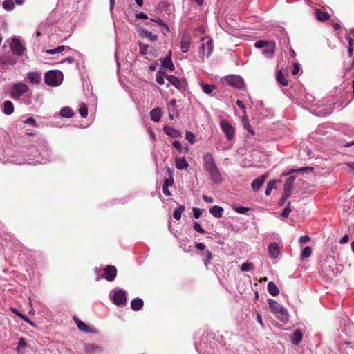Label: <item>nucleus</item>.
<instances>
[{
	"label": "nucleus",
	"mask_w": 354,
	"mask_h": 354,
	"mask_svg": "<svg viewBox=\"0 0 354 354\" xmlns=\"http://www.w3.org/2000/svg\"><path fill=\"white\" fill-rule=\"evenodd\" d=\"M268 303L271 313H274L278 319L283 323L288 321L289 315L284 307L272 299H268Z\"/></svg>",
	"instance_id": "1"
},
{
	"label": "nucleus",
	"mask_w": 354,
	"mask_h": 354,
	"mask_svg": "<svg viewBox=\"0 0 354 354\" xmlns=\"http://www.w3.org/2000/svg\"><path fill=\"white\" fill-rule=\"evenodd\" d=\"M63 80V74L57 70L47 71L44 75V81L46 84L50 86H58Z\"/></svg>",
	"instance_id": "2"
},
{
	"label": "nucleus",
	"mask_w": 354,
	"mask_h": 354,
	"mask_svg": "<svg viewBox=\"0 0 354 354\" xmlns=\"http://www.w3.org/2000/svg\"><path fill=\"white\" fill-rule=\"evenodd\" d=\"M28 89V86L24 83L15 84L12 86L10 96L15 100L19 99Z\"/></svg>",
	"instance_id": "3"
},
{
	"label": "nucleus",
	"mask_w": 354,
	"mask_h": 354,
	"mask_svg": "<svg viewBox=\"0 0 354 354\" xmlns=\"http://www.w3.org/2000/svg\"><path fill=\"white\" fill-rule=\"evenodd\" d=\"M223 82L236 88H243L244 87V82L239 75H228L224 77Z\"/></svg>",
	"instance_id": "4"
},
{
	"label": "nucleus",
	"mask_w": 354,
	"mask_h": 354,
	"mask_svg": "<svg viewBox=\"0 0 354 354\" xmlns=\"http://www.w3.org/2000/svg\"><path fill=\"white\" fill-rule=\"evenodd\" d=\"M220 127L229 140L233 139L234 136L235 129L227 120H221Z\"/></svg>",
	"instance_id": "5"
},
{
	"label": "nucleus",
	"mask_w": 354,
	"mask_h": 354,
	"mask_svg": "<svg viewBox=\"0 0 354 354\" xmlns=\"http://www.w3.org/2000/svg\"><path fill=\"white\" fill-rule=\"evenodd\" d=\"M10 49L13 54L21 56L24 53L26 48L18 38H13L10 44Z\"/></svg>",
	"instance_id": "6"
},
{
	"label": "nucleus",
	"mask_w": 354,
	"mask_h": 354,
	"mask_svg": "<svg viewBox=\"0 0 354 354\" xmlns=\"http://www.w3.org/2000/svg\"><path fill=\"white\" fill-rule=\"evenodd\" d=\"M201 48L203 55H206L207 56H209L213 50L212 40L207 37H203Z\"/></svg>",
	"instance_id": "7"
},
{
	"label": "nucleus",
	"mask_w": 354,
	"mask_h": 354,
	"mask_svg": "<svg viewBox=\"0 0 354 354\" xmlns=\"http://www.w3.org/2000/svg\"><path fill=\"white\" fill-rule=\"evenodd\" d=\"M113 302L117 306H124L127 304L126 292L120 290L115 292L112 296Z\"/></svg>",
	"instance_id": "8"
},
{
	"label": "nucleus",
	"mask_w": 354,
	"mask_h": 354,
	"mask_svg": "<svg viewBox=\"0 0 354 354\" xmlns=\"http://www.w3.org/2000/svg\"><path fill=\"white\" fill-rule=\"evenodd\" d=\"M167 80L169 82V84H172L178 90H183L185 88L186 82L184 80H180L176 76L171 75H165Z\"/></svg>",
	"instance_id": "9"
},
{
	"label": "nucleus",
	"mask_w": 354,
	"mask_h": 354,
	"mask_svg": "<svg viewBox=\"0 0 354 354\" xmlns=\"http://www.w3.org/2000/svg\"><path fill=\"white\" fill-rule=\"evenodd\" d=\"M117 275V269L113 266H107L104 269L102 277L108 281H113Z\"/></svg>",
	"instance_id": "10"
},
{
	"label": "nucleus",
	"mask_w": 354,
	"mask_h": 354,
	"mask_svg": "<svg viewBox=\"0 0 354 354\" xmlns=\"http://www.w3.org/2000/svg\"><path fill=\"white\" fill-rule=\"evenodd\" d=\"M207 171L209 173L212 180L214 183L219 184L222 182V176L216 165L212 167V169H207Z\"/></svg>",
	"instance_id": "11"
},
{
	"label": "nucleus",
	"mask_w": 354,
	"mask_h": 354,
	"mask_svg": "<svg viewBox=\"0 0 354 354\" xmlns=\"http://www.w3.org/2000/svg\"><path fill=\"white\" fill-rule=\"evenodd\" d=\"M281 247L277 243H271L268 247V253L271 258L276 259L281 254Z\"/></svg>",
	"instance_id": "12"
},
{
	"label": "nucleus",
	"mask_w": 354,
	"mask_h": 354,
	"mask_svg": "<svg viewBox=\"0 0 354 354\" xmlns=\"http://www.w3.org/2000/svg\"><path fill=\"white\" fill-rule=\"evenodd\" d=\"M191 37L188 33H184L180 38V50L183 53H187L189 50Z\"/></svg>",
	"instance_id": "13"
},
{
	"label": "nucleus",
	"mask_w": 354,
	"mask_h": 354,
	"mask_svg": "<svg viewBox=\"0 0 354 354\" xmlns=\"http://www.w3.org/2000/svg\"><path fill=\"white\" fill-rule=\"evenodd\" d=\"M203 160L206 171L216 166L213 156L212 153L209 152H206L204 153L203 156Z\"/></svg>",
	"instance_id": "14"
},
{
	"label": "nucleus",
	"mask_w": 354,
	"mask_h": 354,
	"mask_svg": "<svg viewBox=\"0 0 354 354\" xmlns=\"http://www.w3.org/2000/svg\"><path fill=\"white\" fill-rule=\"evenodd\" d=\"M267 177L268 174H264L261 176L253 180L251 184L252 190L254 192H257L259 189V188L262 186V185L264 183Z\"/></svg>",
	"instance_id": "15"
},
{
	"label": "nucleus",
	"mask_w": 354,
	"mask_h": 354,
	"mask_svg": "<svg viewBox=\"0 0 354 354\" xmlns=\"http://www.w3.org/2000/svg\"><path fill=\"white\" fill-rule=\"evenodd\" d=\"M16 63V59L12 56L3 55L0 57V66H8L14 65Z\"/></svg>",
	"instance_id": "16"
},
{
	"label": "nucleus",
	"mask_w": 354,
	"mask_h": 354,
	"mask_svg": "<svg viewBox=\"0 0 354 354\" xmlns=\"http://www.w3.org/2000/svg\"><path fill=\"white\" fill-rule=\"evenodd\" d=\"M163 130L167 136L171 138L181 137V133H180L177 129L171 127L165 126Z\"/></svg>",
	"instance_id": "17"
},
{
	"label": "nucleus",
	"mask_w": 354,
	"mask_h": 354,
	"mask_svg": "<svg viewBox=\"0 0 354 354\" xmlns=\"http://www.w3.org/2000/svg\"><path fill=\"white\" fill-rule=\"evenodd\" d=\"M27 78L32 84H37L41 80V74L37 72H30L27 74Z\"/></svg>",
	"instance_id": "18"
},
{
	"label": "nucleus",
	"mask_w": 354,
	"mask_h": 354,
	"mask_svg": "<svg viewBox=\"0 0 354 354\" xmlns=\"http://www.w3.org/2000/svg\"><path fill=\"white\" fill-rule=\"evenodd\" d=\"M171 56V51L170 50L168 53V55L163 59L162 64L165 68H167L169 71H174V66L172 62Z\"/></svg>",
	"instance_id": "19"
},
{
	"label": "nucleus",
	"mask_w": 354,
	"mask_h": 354,
	"mask_svg": "<svg viewBox=\"0 0 354 354\" xmlns=\"http://www.w3.org/2000/svg\"><path fill=\"white\" fill-rule=\"evenodd\" d=\"M144 302L142 299L136 298L131 301V308L135 311L140 310L142 308Z\"/></svg>",
	"instance_id": "20"
},
{
	"label": "nucleus",
	"mask_w": 354,
	"mask_h": 354,
	"mask_svg": "<svg viewBox=\"0 0 354 354\" xmlns=\"http://www.w3.org/2000/svg\"><path fill=\"white\" fill-rule=\"evenodd\" d=\"M73 320L76 323L78 329L81 331L85 332V333H91V330H90V328L87 324H86L84 322L77 318L76 317H73Z\"/></svg>",
	"instance_id": "21"
},
{
	"label": "nucleus",
	"mask_w": 354,
	"mask_h": 354,
	"mask_svg": "<svg viewBox=\"0 0 354 354\" xmlns=\"http://www.w3.org/2000/svg\"><path fill=\"white\" fill-rule=\"evenodd\" d=\"M210 214L216 218H220L223 216V207L214 205L209 209Z\"/></svg>",
	"instance_id": "22"
},
{
	"label": "nucleus",
	"mask_w": 354,
	"mask_h": 354,
	"mask_svg": "<svg viewBox=\"0 0 354 354\" xmlns=\"http://www.w3.org/2000/svg\"><path fill=\"white\" fill-rule=\"evenodd\" d=\"M176 167L177 169L183 170L189 167V164L184 157H178L176 158Z\"/></svg>",
	"instance_id": "23"
},
{
	"label": "nucleus",
	"mask_w": 354,
	"mask_h": 354,
	"mask_svg": "<svg viewBox=\"0 0 354 354\" xmlns=\"http://www.w3.org/2000/svg\"><path fill=\"white\" fill-rule=\"evenodd\" d=\"M162 111L160 108H155L150 111L151 119L154 122H158L162 117Z\"/></svg>",
	"instance_id": "24"
},
{
	"label": "nucleus",
	"mask_w": 354,
	"mask_h": 354,
	"mask_svg": "<svg viewBox=\"0 0 354 354\" xmlns=\"http://www.w3.org/2000/svg\"><path fill=\"white\" fill-rule=\"evenodd\" d=\"M302 337V333L299 330H297L292 334L291 342L295 345H297L301 341Z\"/></svg>",
	"instance_id": "25"
},
{
	"label": "nucleus",
	"mask_w": 354,
	"mask_h": 354,
	"mask_svg": "<svg viewBox=\"0 0 354 354\" xmlns=\"http://www.w3.org/2000/svg\"><path fill=\"white\" fill-rule=\"evenodd\" d=\"M276 80L281 85L287 86L288 85V80L284 77L281 70L277 72Z\"/></svg>",
	"instance_id": "26"
},
{
	"label": "nucleus",
	"mask_w": 354,
	"mask_h": 354,
	"mask_svg": "<svg viewBox=\"0 0 354 354\" xmlns=\"http://www.w3.org/2000/svg\"><path fill=\"white\" fill-rule=\"evenodd\" d=\"M14 111V106L11 101L6 100L3 103V113L6 115H10Z\"/></svg>",
	"instance_id": "27"
},
{
	"label": "nucleus",
	"mask_w": 354,
	"mask_h": 354,
	"mask_svg": "<svg viewBox=\"0 0 354 354\" xmlns=\"http://www.w3.org/2000/svg\"><path fill=\"white\" fill-rule=\"evenodd\" d=\"M315 15L317 19L320 21H325L330 18V15L328 12L319 9L316 10Z\"/></svg>",
	"instance_id": "28"
},
{
	"label": "nucleus",
	"mask_w": 354,
	"mask_h": 354,
	"mask_svg": "<svg viewBox=\"0 0 354 354\" xmlns=\"http://www.w3.org/2000/svg\"><path fill=\"white\" fill-rule=\"evenodd\" d=\"M268 291L272 296H277L279 294V288H277L276 284L272 281H270L268 283Z\"/></svg>",
	"instance_id": "29"
},
{
	"label": "nucleus",
	"mask_w": 354,
	"mask_h": 354,
	"mask_svg": "<svg viewBox=\"0 0 354 354\" xmlns=\"http://www.w3.org/2000/svg\"><path fill=\"white\" fill-rule=\"evenodd\" d=\"M100 351V348L92 344H87L84 346V353L86 354H93Z\"/></svg>",
	"instance_id": "30"
},
{
	"label": "nucleus",
	"mask_w": 354,
	"mask_h": 354,
	"mask_svg": "<svg viewBox=\"0 0 354 354\" xmlns=\"http://www.w3.org/2000/svg\"><path fill=\"white\" fill-rule=\"evenodd\" d=\"M242 123L244 127V128L252 135H254L255 131L251 127L249 122V120L247 116H243L242 118Z\"/></svg>",
	"instance_id": "31"
},
{
	"label": "nucleus",
	"mask_w": 354,
	"mask_h": 354,
	"mask_svg": "<svg viewBox=\"0 0 354 354\" xmlns=\"http://www.w3.org/2000/svg\"><path fill=\"white\" fill-rule=\"evenodd\" d=\"M74 115L73 110L68 106L64 107L60 111V115L64 118H70Z\"/></svg>",
	"instance_id": "32"
},
{
	"label": "nucleus",
	"mask_w": 354,
	"mask_h": 354,
	"mask_svg": "<svg viewBox=\"0 0 354 354\" xmlns=\"http://www.w3.org/2000/svg\"><path fill=\"white\" fill-rule=\"evenodd\" d=\"M185 210L184 205H181L175 209L173 212V216L176 220H180L181 218L182 213Z\"/></svg>",
	"instance_id": "33"
},
{
	"label": "nucleus",
	"mask_w": 354,
	"mask_h": 354,
	"mask_svg": "<svg viewBox=\"0 0 354 354\" xmlns=\"http://www.w3.org/2000/svg\"><path fill=\"white\" fill-rule=\"evenodd\" d=\"M141 36L147 37L151 41H156L158 38L157 35H153L151 32H149L147 30H142Z\"/></svg>",
	"instance_id": "34"
},
{
	"label": "nucleus",
	"mask_w": 354,
	"mask_h": 354,
	"mask_svg": "<svg viewBox=\"0 0 354 354\" xmlns=\"http://www.w3.org/2000/svg\"><path fill=\"white\" fill-rule=\"evenodd\" d=\"M203 91L206 94H210L215 88L214 85L202 83L201 84Z\"/></svg>",
	"instance_id": "35"
},
{
	"label": "nucleus",
	"mask_w": 354,
	"mask_h": 354,
	"mask_svg": "<svg viewBox=\"0 0 354 354\" xmlns=\"http://www.w3.org/2000/svg\"><path fill=\"white\" fill-rule=\"evenodd\" d=\"M268 45V48H266L263 50V54H270L271 56H272L275 52V43L274 41H272L269 43Z\"/></svg>",
	"instance_id": "36"
},
{
	"label": "nucleus",
	"mask_w": 354,
	"mask_h": 354,
	"mask_svg": "<svg viewBox=\"0 0 354 354\" xmlns=\"http://www.w3.org/2000/svg\"><path fill=\"white\" fill-rule=\"evenodd\" d=\"M3 7L6 10H12L15 8L14 2L12 0H5L3 2Z\"/></svg>",
	"instance_id": "37"
},
{
	"label": "nucleus",
	"mask_w": 354,
	"mask_h": 354,
	"mask_svg": "<svg viewBox=\"0 0 354 354\" xmlns=\"http://www.w3.org/2000/svg\"><path fill=\"white\" fill-rule=\"evenodd\" d=\"M205 257L204 259V264L206 267H207L208 265L211 263L213 255L210 250H206L205 252Z\"/></svg>",
	"instance_id": "38"
},
{
	"label": "nucleus",
	"mask_w": 354,
	"mask_h": 354,
	"mask_svg": "<svg viewBox=\"0 0 354 354\" xmlns=\"http://www.w3.org/2000/svg\"><path fill=\"white\" fill-rule=\"evenodd\" d=\"M168 111L173 112V113H177L176 100V99L170 100V101L168 104Z\"/></svg>",
	"instance_id": "39"
},
{
	"label": "nucleus",
	"mask_w": 354,
	"mask_h": 354,
	"mask_svg": "<svg viewBox=\"0 0 354 354\" xmlns=\"http://www.w3.org/2000/svg\"><path fill=\"white\" fill-rule=\"evenodd\" d=\"M156 80L160 85H163L165 84L164 73L161 71H158L156 73Z\"/></svg>",
	"instance_id": "40"
},
{
	"label": "nucleus",
	"mask_w": 354,
	"mask_h": 354,
	"mask_svg": "<svg viewBox=\"0 0 354 354\" xmlns=\"http://www.w3.org/2000/svg\"><path fill=\"white\" fill-rule=\"evenodd\" d=\"M185 139L190 143L194 144L195 142V135L194 133L186 131H185Z\"/></svg>",
	"instance_id": "41"
},
{
	"label": "nucleus",
	"mask_w": 354,
	"mask_h": 354,
	"mask_svg": "<svg viewBox=\"0 0 354 354\" xmlns=\"http://www.w3.org/2000/svg\"><path fill=\"white\" fill-rule=\"evenodd\" d=\"M64 49H65V46L63 45H61L55 48L47 50L46 53L48 54H50V55H54V54L59 53L62 52Z\"/></svg>",
	"instance_id": "42"
},
{
	"label": "nucleus",
	"mask_w": 354,
	"mask_h": 354,
	"mask_svg": "<svg viewBox=\"0 0 354 354\" xmlns=\"http://www.w3.org/2000/svg\"><path fill=\"white\" fill-rule=\"evenodd\" d=\"M79 113L82 118H86L88 115V109L86 104H82L79 108Z\"/></svg>",
	"instance_id": "43"
},
{
	"label": "nucleus",
	"mask_w": 354,
	"mask_h": 354,
	"mask_svg": "<svg viewBox=\"0 0 354 354\" xmlns=\"http://www.w3.org/2000/svg\"><path fill=\"white\" fill-rule=\"evenodd\" d=\"M151 21L156 22L159 26H162L167 32H169L168 26L160 18L151 19Z\"/></svg>",
	"instance_id": "44"
},
{
	"label": "nucleus",
	"mask_w": 354,
	"mask_h": 354,
	"mask_svg": "<svg viewBox=\"0 0 354 354\" xmlns=\"http://www.w3.org/2000/svg\"><path fill=\"white\" fill-rule=\"evenodd\" d=\"M312 254V249L309 246L305 247L301 254V258H307L310 257Z\"/></svg>",
	"instance_id": "45"
},
{
	"label": "nucleus",
	"mask_w": 354,
	"mask_h": 354,
	"mask_svg": "<svg viewBox=\"0 0 354 354\" xmlns=\"http://www.w3.org/2000/svg\"><path fill=\"white\" fill-rule=\"evenodd\" d=\"M275 183L274 180L270 181L266 188L265 194L266 196H269L271 193L272 189H273L274 184Z\"/></svg>",
	"instance_id": "46"
},
{
	"label": "nucleus",
	"mask_w": 354,
	"mask_h": 354,
	"mask_svg": "<svg viewBox=\"0 0 354 354\" xmlns=\"http://www.w3.org/2000/svg\"><path fill=\"white\" fill-rule=\"evenodd\" d=\"M290 202L288 203V206L283 209L282 212L281 216L284 218H288L290 212L292 211L291 208L290 207Z\"/></svg>",
	"instance_id": "47"
},
{
	"label": "nucleus",
	"mask_w": 354,
	"mask_h": 354,
	"mask_svg": "<svg viewBox=\"0 0 354 354\" xmlns=\"http://www.w3.org/2000/svg\"><path fill=\"white\" fill-rule=\"evenodd\" d=\"M139 46H140V53L141 55H145L147 54V49L149 46L144 44L141 42H139Z\"/></svg>",
	"instance_id": "48"
},
{
	"label": "nucleus",
	"mask_w": 354,
	"mask_h": 354,
	"mask_svg": "<svg viewBox=\"0 0 354 354\" xmlns=\"http://www.w3.org/2000/svg\"><path fill=\"white\" fill-rule=\"evenodd\" d=\"M268 44V41L263 40H259L254 43V47L257 48H261L266 46Z\"/></svg>",
	"instance_id": "49"
},
{
	"label": "nucleus",
	"mask_w": 354,
	"mask_h": 354,
	"mask_svg": "<svg viewBox=\"0 0 354 354\" xmlns=\"http://www.w3.org/2000/svg\"><path fill=\"white\" fill-rule=\"evenodd\" d=\"M295 180V177L294 176H290L285 181L284 186L292 187Z\"/></svg>",
	"instance_id": "50"
},
{
	"label": "nucleus",
	"mask_w": 354,
	"mask_h": 354,
	"mask_svg": "<svg viewBox=\"0 0 354 354\" xmlns=\"http://www.w3.org/2000/svg\"><path fill=\"white\" fill-rule=\"evenodd\" d=\"M193 227L198 233L204 234L205 232V230L201 227L198 222L194 223Z\"/></svg>",
	"instance_id": "51"
},
{
	"label": "nucleus",
	"mask_w": 354,
	"mask_h": 354,
	"mask_svg": "<svg viewBox=\"0 0 354 354\" xmlns=\"http://www.w3.org/2000/svg\"><path fill=\"white\" fill-rule=\"evenodd\" d=\"M252 268V264L250 263H243L241 265V270L244 272L250 271Z\"/></svg>",
	"instance_id": "52"
},
{
	"label": "nucleus",
	"mask_w": 354,
	"mask_h": 354,
	"mask_svg": "<svg viewBox=\"0 0 354 354\" xmlns=\"http://www.w3.org/2000/svg\"><path fill=\"white\" fill-rule=\"evenodd\" d=\"M322 270L325 272V274H327L328 276H329V277L334 276L333 270L330 269V268H327L326 264L322 268Z\"/></svg>",
	"instance_id": "53"
},
{
	"label": "nucleus",
	"mask_w": 354,
	"mask_h": 354,
	"mask_svg": "<svg viewBox=\"0 0 354 354\" xmlns=\"http://www.w3.org/2000/svg\"><path fill=\"white\" fill-rule=\"evenodd\" d=\"M193 214L195 218L198 219L202 214V210L198 207L193 208Z\"/></svg>",
	"instance_id": "54"
},
{
	"label": "nucleus",
	"mask_w": 354,
	"mask_h": 354,
	"mask_svg": "<svg viewBox=\"0 0 354 354\" xmlns=\"http://www.w3.org/2000/svg\"><path fill=\"white\" fill-rule=\"evenodd\" d=\"M173 183H174V179L171 176L170 178H166L164 180L163 187H171L173 185Z\"/></svg>",
	"instance_id": "55"
},
{
	"label": "nucleus",
	"mask_w": 354,
	"mask_h": 354,
	"mask_svg": "<svg viewBox=\"0 0 354 354\" xmlns=\"http://www.w3.org/2000/svg\"><path fill=\"white\" fill-rule=\"evenodd\" d=\"M26 346V342L24 338L21 337L18 342L17 350L19 351L21 348H24Z\"/></svg>",
	"instance_id": "56"
},
{
	"label": "nucleus",
	"mask_w": 354,
	"mask_h": 354,
	"mask_svg": "<svg viewBox=\"0 0 354 354\" xmlns=\"http://www.w3.org/2000/svg\"><path fill=\"white\" fill-rule=\"evenodd\" d=\"M173 147L177 149L179 152H182L183 147L180 141L175 140L172 143Z\"/></svg>",
	"instance_id": "57"
},
{
	"label": "nucleus",
	"mask_w": 354,
	"mask_h": 354,
	"mask_svg": "<svg viewBox=\"0 0 354 354\" xmlns=\"http://www.w3.org/2000/svg\"><path fill=\"white\" fill-rule=\"evenodd\" d=\"M299 64L298 63H294L293 64V68H292V71L291 72L292 75H296L298 74V73L299 72Z\"/></svg>",
	"instance_id": "58"
},
{
	"label": "nucleus",
	"mask_w": 354,
	"mask_h": 354,
	"mask_svg": "<svg viewBox=\"0 0 354 354\" xmlns=\"http://www.w3.org/2000/svg\"><path fill=\"white\" fill-rule=\"evenodd\" d=\"M235 211L239 214H246L247 212L249 210V208L245 207H239L237 208L234 209Z\"/></svg>",
	"instance_id": "59"
},
{
	"label": "nucleus",
	"mask_w": 354,
	"mask_h": 354,
	"mask_svg": "<svg viewBox=\"0 0 354 354\" xmlns=\"http://www.w3.org/2000/svg\"><path fill=\"white\" fill-rule=\"evenodd\" d=\"M283 189V194H286V197H290V195L292 194V187L284 186Z\"/></svg>",
	"instance_id": "60"
},
{
	"label": "nucleus",
	"mask_w": 354,
	"mask_h": 354,
	"mask_svg": "<svg viewBox=\"0 0 354 354\" xmlns=\"http://www.w3.org/2000/svg\"><path fill=\"white\" fill-rule=\"evenodd\" d=\"M310 241L309 236L305 235L302 236L299 238V243L301 244H304Z\"/></svg>",
	"instance_id": "61"
},
{
	"label": "nucleus",
	"mask_w": 354,
	"mask_h": 354,
	"mask_svg": "<svg viewBox=\"0 0 354 354\" xmlns=\"http://www.w3.org/2000/svg\"><path fill=\"white\" fill-rule=\"evenodd\" d=\"M236 105H237L239 108H241V109H243V112H244V113H245V104H244V103H243V101H241V100H236Z\"/></svg>",
	"instance_id": "62"
},
{
	"label": "nucleus",
	"mask_w": 354,
	"mask_h": 354,
	"mask_svg": "<svg viewBox=\"0 0 354 354\" xmlns=\"http://www.w3.org/2000/svg\"><path fill=\"white\" fill-rule=\"evenodd\" d=\"M136 17L138 18V19H147L148 17H147V15L142 12H140L139 13H137L136 15Z\"/></svg>",
	"instance_id": "63"
},
{
	"label": "nucleus",
	"mask_w": 354,
	"mask_h": 354,
	"mask_svg": "<svg viewBox=\"0 0 354 354\" xmlns=\"http://www.w3.org/2000/svg\"><path fill=\"white\" fill-rule=\"evenodd\" d=\"M203 200L207 203H212L214 202V200L212 197H209L208 196L204 194L203 195Z\"/></svg>",
	"instance_id": "64"
}]
</instances>
